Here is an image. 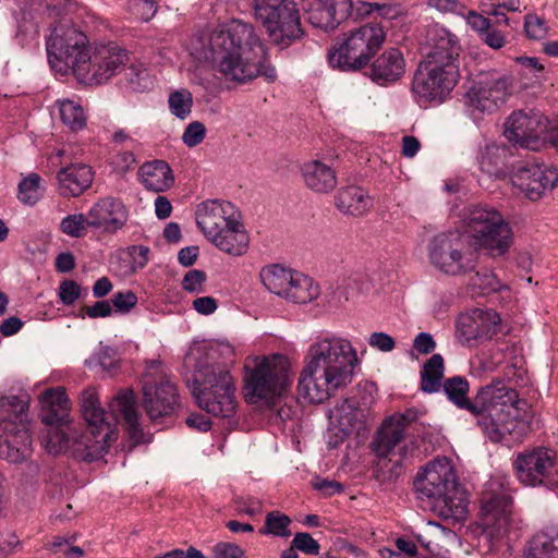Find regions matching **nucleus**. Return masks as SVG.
Segmentation results:
<instances>
[{
  "instance_id": "obj_1",
  "label": "nucleus",
  "mask_w": 558,
  "mask_h": 558,
  "mask_svg": "<svg viewBox=\"0 0 558 558\" xmlns=\"http://www.w3.org/2000/svg\"><path fill=\"white\" fill-rule=\"evenodd\" d=\"M442 389L453 404L476 417L477 424L494 442L507 436L519 439L529 427L526 402L502 381L481 388L473 401L468 398L469 383L464 377L446 379Z\"/></svg>"
},
{
  "instance_id": "obj_2",
  "label": "nucleus",
  "mask_w": 558,
  "mask_h": 558,
  "mask_svg": "<svg viewBox=\"0 0 558 558\" xmlns=\"http://www.w3.org/2000/svg\"><path fill=\"white\" fill-rule=\"evenodd\" d=\"M110 412L102 408L99 395L94 387L81 393V412L86 424V433L75 440V452L82 460L94 461L101 458L117 440V423L123 421L129 437L134 445L144 440L140 424V413L133 391L118 392L109 403Z\"/></svg>"
},
{
  "instance_id": "obj_3",
  "label": "nucleus",
  "mask_w": 558,
  "mask_h": 558,
  "mask_svg": "<svg viewBox=\"0 0 558 558\" xmlns=\"http://www.w3.org/2000/svg\"><path fill=\"white\" fill-rule=\"evenodd\" d=\"M356 349L347 338L320 335L307 348L298 389L312 403H322L352 381L359 364Z\"/></svg>"
},
{
  "instance_id": "obj_4",
  "label": "nucleus",
  "mask_w": 558,
  "mask_h": 558,
  "mask_svg": "<svg viewBox=\"0 0 558 558\" xmlns=\"http://www.w3.org/2000/svg\"><path fill=\"white\" fill-rule=\"evenodd\" d=\"M211 49L218 52L216 71L227 82L245 84L258 76L268 82L277 77L265 44L253 25L232 20L209 33Z\"/></svg>"
},
{
  "instance_id": "obj_5",
  "label": "nucleus",
  "mask_w": 558,
  "mask_h": 558,
  "mask_svg": "<svg viewBox=\"0 0 558 558\" xmlns=\"http://www.w3.org/2000/svg\"><path fill=\"white\" fill-rule=\"evenodd\" d=\"M433 48L422 61L412 80L411 90L418 102H442L459 80L457 58L460 45L457 37L446 29H435Z\"/></svg>"
},
{
  "instance_id": "obj_6",
  "label": "nucleus",
  "mask_w": 558,
  "mask_h": 558,
  "mask_svg": "<svg viewBox=\"0 0 558 558\" xmlns=\"http://www.w3.org/2000/svg\"><path fill=\"white\" fill-rule=\"evenodd\" d=\"M185 364L193 367V396L207 413L230 417L235 413V386L227 365L214 361L213 353L193 348Z\"/></svg>"
},
{
  "instance_id": "obj_7",
  "label": "nucleus",
  "mask_w": 558,
  "mask_h": 558,
  "mask_svg": "<svg viewBox=\"0 0 558 558\" xmlns=\"http://www.w3.org/2000/svg\"><path fill=\"white\" fill-rule=\"evenodd\" d=\"M414 487L420 498L434 501L444 518H465L469 505L466 493L458 483L450 459L438 457L429 461L417 473Z\"/></svg>"
},
{
  "instance_id": "obj_8",
  "label": "nucleus",
  "mask_w": 558,
  "mask_h": 558,
  "mask_svg": "<svg viewBox=\"0 0 558 558\" xmlns=\"http://www.w3.org/2000/svg\"><path fill=\"white\" fill-rule=\"evenodd\" d=\"M293 372L288 356H256L245 364L244 397L248 403L272 407L290 389Z\"/></svg>"
},
{
  "instance_id": "obj_9",
  "label": "nucleus",
  "mask_w": 558,
  "mask_h": 558,
  "mask_svg": "<svg viewBox=\"0 0 558 558\" xmlns=\"http://www.w3.org/2000/svg\"><path fill=\"white\" fill-rule=\"evenodd\" d=\"M461 232L470 247L484 251L492 257L508 253L513 242V232L504 216L489 206H470L464 209Z\"/></svg>"
},
{
  "instance_id": "obj_10",
  "label": "nucleus",
  "mask_w": 558,
  "mask_h": 558,
  "mask_svg": "<svg viewBox=\"0 0 558 558\" xmlns=\"http://www.w3.org/2000/svg\"><path fill=\"white\" fill-rule=\"evenodd\" d=\"M386 39V32L379 23H367L350 31L341 43L328 53L329 64L341 71H357L364 68Z\"/></svg>"
},
{
  "instance_id": "obj_11",
  "label": "nucleus",
  "mask_w": 558,
  "mask_h": 558,
  "mask_svg": "<svg viewBox=\"0 0 558 558\" xmlns=\"http://www.w3.org/2000/svg\"><path fill=\"white\" fill-rule=\"evenodd\" d=\"M428 257L434 267L450 276L471 272L477 263V253L458 230L435 235L428 244Z\"/></svg>"
},
{
  "instance_id": "obj_12",
  "label": "nucleus",
  "mask_w": 558,
  "mask_h": 558,
  "mask_svg": "<svg viewBox=\"0 0 558 558\" xmlns=\"http://www.w3.org/2000/svg\"><path fill=\"white\" fill-rule=\"evenodd\" d=\"M256 19L276 44L289 45L303 35L300 13L293 0H253Z\"/></svg>"
},
{
  "instance_id": "obj_13",
  "label": "nucleus",
  "mask_w": 558,
  "mask_h": 558,
  "mask_svg": "<svg viewBox=\"0 0 558 558\" xmlns=\"http://www.w3.org/2000/svg\"><path fill=\"white\" fill-rule=\"evenodd\" d=\"M46 48L52 69L63 73L71 70L75 76L78 74V66L84 64L89 53L85 34L65 23L52 29Z\"/></svg>"
},
{
  "instance_id": "obj_14",
  "label": "nucleus",
  "mask_w": 558,
  "mask_h": 558,
  "mask_svg": "<svg viewBox=\"0 0 558 558\" xmlns=\"http://www.w3.org/2000/svg\"><path fill=\"white\" fill-rule=\"evenodd\" d=\"M513 466L525 486L558 487V460L554 450L536 447L517 456Z\"/></svg>"
},
{
  "instance_id": "obj_15",
  "label": "nucleus",
  "mask_w": 558,
  "mask_h": 558,
  "mask_svg": "<svg viewBox=\"0 0 558 558\" xmlns=\"http://www.w3.org/2000/svg\"><path fill=\"white\" fill-rule=\"evenodd\" d=\"M129 60L128 51L117 44L96 47L78 66L77 80L88 85L108 82Z\"/></svg>"
},
{
  "instance_id": "obj_16",
  "label": "nucleus",
  "mask_w": 558,
  "mask_h": 558,
  "mask_svg": "<svg viewBox=\"0 0 558 558\" xmlns=\"http://www.w3.org/2000/svg\"><path fill=\"white\" fill-rule=\"evenodd\" d=\"M512 88V78L497 72L482 73L468 92L470 105L483 112H493L505 102Z\"/></svg>"
},
{
  "instance_id": "obj_17",
  "label": "nucleus",
  "mask_w": 558,
  "mask_h": 558,
  "mask_svg": "<svg viewBox=\"0 0 558 558\" xmlns=\"http://www.w3.org/2000/svg\"><path fill=\"white\" fill-rule=\"evenodd\" d=\"M240 219L236 207L222 199H207L199 203L195 210V220L204 236L210 241L225 228Z\"/></svg>"
},
{
  "instance_id": "obj_18",
  "label": "nucleus",
  "mask_w": 558,
  "mask_h": 558,
  "mask_svg": "<svg viewBox=\"0 0 558 558\" xmlns=\"http://www.w3.org/2000/svg\"><path fill=\"white\" fill-rule=\"evenodd\" d=\"M510 180L512 185L525 197L537 201L546 191L554 187L557 173L544 165L525 163L513 170Z\"/></svg>"
},
{
  "instance_id": "obj_19",
  "label": "nucleus",
  "mask_w": 558,
  "mask_h": 558,
  "mask_svg": "<svg viewBox=\"0 0 558 558\" xmlns=\"http://www.w3.org/2000/svg\"><path fill=\"white\" fill-rule=\"evenodd\" d=\"M481 502L485 524L498 532L506 531L512 513L509 492L499 482L490 481L483 492Z\"/></svg>"
},
{
  "instance_id": "obj_20",
  "label": "nucleus",
  "mask_w": 558,
  "mask_h": 558,
  "mask_svg": "<svg viewBox=\"0 0 558 558\" xmlns=\"http://www.w3.org/2000/svg\"><path fill=\"white\" fill-rule=\"evenodd\" d=\"M546 125L536 112H513L505 123V136L509 142L529 149H536Z\"/></svg>"
},
{
  "instance_id": "obj_21",
  "label": "nucleus",
  "mask_w": 558,
  "mask_h": 558,
  "mask_svg": "<svg viewBox=\"0 0 558 558\" xmlns=\"http://www.w3.org/2000/svg\"><path fill=\"white\" fill-rule=\"evenodd\" d=\"M416 418L417 412L413 409L404 413H395L386 418L372 444L374 452L379 458H389L403 439L408 425Z\"/></svg>"
},
{
  "instance_id": "obj_22",
  "label": "nucleus",
  "mask_w": 558,
  "mask_h": 558,
  "mask_svg": "<svg viewBox=\"0 0 558 558\" xmlns=\"http://www.w3.org/2000/svg\"><path fill=\"white\" fill-rule=\"evenodd\" d=\"M349 16L354 19V0H312L308 22L318 28L333 31Z\"/></svg>"
},
{
  "instance_id": "obj_23",
  "label": "nucleus",
  "mask_w": 558,
  "mask_h": 558,
  "mask_svg": "<svg viewBox=\"0 0 558 558\" xmlns=\"http://www.w3.org/2000/svg\"><path fill=\"white\" fill-rule=\"evenodd\" d=\"M500 316L494 310L475 308L459 318L457 330L459 337L466 343L474 340L489 339L497 333Z\"/></svg>"
},
{
  "instance_id": "obj_24",
  "label": "nucleus",
  "mask_w": 558,
  "mask_h": 558,
  "mask_svg": "<svg viewBox=\"0 0 558 558\" xmlns=\"http://www.w3.org/2000/svg\"><path fill=\"white\" fill-rule=\"evenodd\" d=\"M177 399V388L168 379L143 386V405L153 422L170 416L178 405Z\"/></svg>"
},
{
  "instance_id": "obj_25",
  "label": "nucleus",
  "mask_w": 558,
  "mask_h": 558,
  "mask_svg": "<svg viewBox=\"0 0 558 558\" xmlns=\"http://www.w3.org/2000/svg\"><path fill=\"white\" fill-rule=\"evenodd\" d=\"M0 430L4 439L0 442V457L10 463H20L32 454V437L28 429L12 421H2Z\"/></svg>"
},
{
  "instance_id": "obj_26",
  "label": "nucleus",
  "mask_w": 558,
  "mask_h": 558,
  "mask_svg": "<svg viewBox=\"0 0 558 558\" xmlns=\"http://www.w3.org/2000/svg\"><path fill=\"white\" fill-rule=\"evenodd\" d=\"M128 220V210L123 203L114 197L98 199L88 210L89 227L114 233Z\"/></svg>"
},
{
  "instance_id": "obj_27",
  "label": "nucleus",
  "mask_w": 558,
  "mask_h": 558,
  "mask_svg": "<svg viewBox=\"0 0 558 558\" xmlns=\"http://www.w3.org/2000/svg\"><path fill=\"white\" fill-rule=\"evenodd\" d=\"M365 417V410L360 408L356 401L349 399L337 404L329 414L330 425L340 440L355 430L363 429Z\"/></svg>"
},
{
  "instance_id": "obj_28",
  "label": "nucleus",
  "mask_w": 558,
  "mask_h": 558,
  "mask_svg": "<svg viewBox=\"0 0 558 558\" xmlns=\"http://www.w3.org/2000/svg\"><path fill=\"white\" fill-rule=\"evenodd\" d=\"M44 424L70 423L71 402L63 387L49 388L38 397Z\"/></svg>"
},
{
  "instance_id": "obj_29",
  "label": "nucleus",
  "mask_w": 558,
  "mask_h": 558,
  "mask_svg": "<svg viewBox=\"0 0 558 558\" xmlns=\"http://www.w3.org/2000/svg\"><path fill=\"white\" fill-rule=\"evenodd\" d=\"M58 190L64 197H76L83 194L93 183L94 172L84 163H73L60 169L57 173Z\"/></svg>"
},
{
  "instance_id": "obj_30",
  "label": "nucleus",
  "mask_w": 558,
  "mask_h": 558,
  "mask_svg": "<svg viewBox=\"0 0 558 558\" xmlns=\"http://www.w3.org/2000/svg\"><path fill=\"white\" fill-rule=\"evenodd\" d=\"M75 440H81V437L76 436L72 421L65 424H45V430L40 436L41 446L48 453L59 454L71 450L75 457L81 459L75 452L77 447Z\"/></svg>"
},
{
  "instance_id": "obj_31",
  "label": "nucleus",
  "mask_w": 558,
  "mask_h": 558,
  "mask_svg": "<svg viewBox=\"0 0 558 558\" xmlns=\"http://www.w3.org/2000/svg\"><path fill=\"white\" fill-rule=\"evenodd\" d=\"M405 73V60L399 49L384 51L372 64L371 76L379 84L393 83Z\"/></svg>"
},
{
  "instance_id": "obj_32",
  "label": "nucleus",
  "mask_w": 558,
  "mask_h": 558,
  "mask_svg": "<svg viewBox=\"0 0 558 558\" xmlns=\"http://www.w3.org/2000/svg\"><path fill=\"white\" fill-rule=\"evenodd\" d=\"M304 184L315 193H329L337 186L336 171L320 160H308L301 167Z\"/></svg>"
},
{
  "instance_id": "obj_33",
  "label": "nucleus",
  "mask_w": 558,
  "mask_h": 558,
  "mask_svg": "<svg viewBox=\"0 0 558 558\" xmlns=\"http://www.w3.org/2000/svg\"><path fill=\"white\" fill-rule=\"evenodd\" d=\"M218 250L231 256H242L248 250L250 236L240 219L231 223L209 241Z\"/></svg>"
},
{
  "instance_id": "obj_34",
  "label": "nucleus",
  "mask_w": 558,
  "mask_h": 558,
  "mask_svg": "<svg viewBox=\"0 0 558 558\" xmlns=\"http://www.w3.org/2000/svg\"><path fill=\"white\" fill-rule=\"evenodd\" d=\"M138 179L145 189L156 193L169 190L174 183L172 170L163 160L142 165L138 169Z\"/></svg>"
},
{
  "instance_id": "obj_35",
  "label": "nucleus",
  "mask_w": 558,
  "mask_h": 558,
  "mask_svg": "<svg viewBox=\"0 0 558 558\" xmlns=\"http://www.w3.org/2000/svg\"><path fill=\"white\" fill-rule=\"evenodd\" d=\"M335 205L344 215L362 217L373 207V201L365 190L351 185L338 192Z\"/></svg>"
},
{
  "instance_id": "obj_36",
  "label": "nucleus",
  "mask_w": 558,
  "mask_h": 558,
  "mask_svg": "<svg viewBox=\"0 0 558 558\" xmlns=\"http://www.w3.org/2000/svg\"><path fill=\"white\" fill-rule=\"evenodd\" d=\"M524 558H558V530L547 527L529 542Z\"/></svg>"
},
{
  "instance_id": "obj_37",
  "label": "nucleus",
  "mask_w": 558,
  "mask_h": 558,
  "mask_svg": "<svg viewBox=\"0 0 558 558\" xmlns=\"http://www.w3.org/2000/svg\"><path fill=\"white\" fill-rule=\"evenodd\" d=\"M319 295V287L313 278L294 271L283 298L296 304H305Z\"/></svg>"
},
{
  "instance_id": "obj_38",
  "label": "nucleus",
  "mask_w": 558,
  "mask_h": 558,
  "mask_svg": "<svg viewBox=\"0 0 558 558\" xmlns=\"http://www.w3.org/2000/svg\"><path fill=\"white\" fill-rule=\"evenodd\" d=\"M60 119L70 130L77 132L86 126L87 118L81 102L75 99L62 98L54 102Z\"/></svg>"
},
{
  "instance_id": "obj_39",
  "label": "nucleus",
  "mask_w": 558,
  "mask_h": 558,
  "mask_svg": "<svg viewBox=\"0 0 558 558\" xmlns=\"http://www.w3.org/2000/svg\"><path fill=\"white\" fill-rule=\"evenodd\" d=\"M293 270L279 265H269L260 270V280L265 288L274 294L283 298L287 293Z\"/></svg>"
},
{
  "instance_id": "obj_40",
  "label": "nucleus",
  "mask_w": 558,
  "mask_h": 558,
  "mask_svg": "<svg viewBox=\"0 0 558 558\" xmlns=\"http://www.w3.org/2000/svg\"><path fill=\"white\" fill-rule=\"evenodd\" d=\"M400 13V5L397 3L354 0V20L365 19L372 15L384 20H395Z\"/></svg>"
},
{
  "instance_id": "obj_41",
  "label": "nucleus",
  "mask_w": 558,
  "mask_h": 558,
  "mask_svg": "<svg viewBox=\"0 0 558 558\" xmlns=\"http://www.w3.org/2000/svg\"><path fill=\"white\" fill-rule=\"evenodd\" d=\"M444 376V359L440 354H433L421 372V387L425 392L438 391Z\"/></svg>"
},
{
  "instance_id": "obj_42",
  "label": "nucleus",
  "mask_w": 558,
  "mask_h": 558,
  "mask_svg": "<svg viewBox=\"0 0 558 558\" xmlns=\"http://www.w3.org/2000/svg\"><path fill=\"white\" fill-rule=\"evenodd\" d=\"M508 149L504 146L489 144L480 151L478 165L483 172L498 175L505 163Z\"/></svg>"
},
{
  "instance_id": "obj_43",
  "label": "nucleus",
  "mask_w": 558,
  "mask_h": 558,
  "mask_svg": "<svg viewBox=\"0 0 558 558\" xmlns=\"http://www.w3.org/2000/svg\"><path fill=\"white\" fill-rule=\"evenodd\" d=\"M44 194L41 178L37 173H31L19 184V199L25 205H35Z\"/></svg>"
},
{
  "instance_id": "obj_44",
  "label": "nucleus",
  "mask_w": 558,
  "mask_h": 558,
  "mask_svg": "<svg viewBox=\"0 0 558 558\" xmlns=\"http://www.w3.org/2000/svg\"><path fill=\"white\" fill-rule=\"evenodd\" d=\"M125 78L134 92H144L153 86L151 75L142 62H132L125 71Z\"/></svg>"
},
{
  "instance_id": "obj_45",
  "label": "nucleus",
  "mask_w": 558,
  "mask_h": 558,
  "mask_svg": "<svg viewBox=\"0 0 558 558\" xmlns=\"http://www.w3.org/2000/svg\"><path fill=\"white\" fill-rule=\"evenodd\" d=\"M168 104L170 112L177 118L184 120L191 114L193 96L190 90L181 88L169 95Z\"/></svg>"
},
{
  "instance_id": "obj_46",
  "label": "nucleus",
  "mask_w": 558,
  "mask_h": 558,
  "mask_svg": "<svg viewBox=\"0 0 558 558\" xmlns=\"http://www.w3.org/2000/svg\"><path fill=\"white\" fill-rule=\"evenodd\" d=\"M291 520L288 515L281 514L278 511L269 512L266 515L265 525L259 531L262 534H271L275 536H289L290 532L288 526Z\"/></svg>"
},
{
  "instance_id": "obj_47",
  "label": "nucleus",
  "mask_w": 558,
  "mask_h": 558,
  "mask_svg": "<svg viewBox=\"0 0 558 558\" xmlns=\"http://www.w3.org/2000/svg\"><path fill=\"white\" fill-rule=\"evenodd\" d=\"M87 227H89L88 214L86 216L83 214L69 215L60 223L61 231L72 238L83 236Z\"/></svg>"
},
{
  "instance_id": "obj_48",
  "label": "nucleus",
  "mask_w": 558,
  "mask_h": 558,
  "mask_svg": "<svg viewBox=\"0 0 558 558\" xmlns=\"http://www.w3.org/2000/svg\"><path fill=\"white\" fill-rule=\"evenodd\" d=\"M206 279L205 271L199 269L189 270L182 280V288L190 293H203Z\"/></svg>"
},
{
  "instance_id": "obj_49",
  "label": "nucleus",
  "mask_w": 558,
  "mask_h": 558,
  "mask_svg": "<svg viewBox=\"0 0 558 558\" xmlns=\"http://www.w3.org/2000/svg\"><path fill=\"white\" fill-rule=\"evenodd\" d=\"M190 56L196 62L203 63L209 61L210 59H214L216 61L218 52H215L214 49H211L209 37L207 38V47H205L204 41L201 38H196L191 43Z\"/></svg>"
},
{
  "instance_id": "obj_50",
  "label": "nucleus",
  "mask_w": 558,
  "mask_h": 558,
  "mask_svg": "<svg viewBox=\"0 0 558 558\" xmlns=\"http://www.w3.org/2000/svg\"><path fill=\"white\" fill-rule=\"evenodd\" d=\"M129 8L136 19L144 22H148L157 12L154 0H130Z\"/></svg>"
},
{
  "instance_id": "obj_51",
  "label": "nucleus",
  "mask_w": 558,
  "mask_h": 558,
  "mask_svg": "<svg viewBox=\"0 0 558 558\" xmlns=\"http://www.w3.org/2000/svg\"><path fill=\"white\" fill-rule=\"evenodd\" d=\"M206 128L202 122H191L182 134V141L187 147H195L203 142Z\"/></svg>"
},
{
  "instance_id": "obj_52",
  "label": "nucleus",
  "mask_w": 558,
  "mask_h": 558,
  "mask_svg": "<svg viewBox=\"0 0 558 558\" xmlns=\"http://www.w3.org/2000/svg\"><path fill=\"white\" fill-rule=\"evenodd\" d=\"M292 546L307 555H318L320 546L308 533H296Z\"/></svg>"
},
{
  "instance_id": "obj_53",
  "label": "nucleus",
  "mask_w": 558,
  "mask_h": 558,
  "mask_svg": "<svg viewBox=\"0 0 558 558\" xmlns=\"http://www.w3.org/2000/svg\"><path fill=\"white\" fill-rule=\"evenodd\" d=\"M524 28L526 35L532 39H542L547 35L545 22L535 14L525 16Z\"/></svg>"
},
{
  "instance_id": "obj_54",
  "label": "nucleus",
  "mask_w": 558,
  "mask_h": 558,
  "mask_svg": "<svg viewBox=\"0 0 558 558\" xmlns=\"http://www.w3.org/2000/svg\"><path fill=\"white\" fill-rule=\"evenodd\" d=\"M368 345L380 352H391L396 347L395 339L386 332H373L368 337Z\"/></svg>"
},
{
  "instance_id": "obj_55",
  "label": "nucleus",
  "mask_w": 558,
  "mask_h": 558,
  "mask_svg": "<svg viewBox=\"0 0 558 558\" xmlns=\"http://www.w3.org/2000/svg\"><path fill=\"white\" fill-rule=\"evenodd\" d=\"M81 294L80 286L73 280H64L59 287V298L64 305H72Z\"/></svg>"
},
{
  "instance_id": "obj_56",
  "label": "nucleus",
  "mask_w": 558,
  "mask_h": 558,
  "mask_svg": "<svg viewBox=\"0 0 558 558\" xmlns=\"http://www.w3.org/2000/svg\"><path fill=\"white\" fill-rule=\"evenodd\" d=\"M112 305L119 312H129L137 303V296L130 290L119 291L111 298Z\"/></svg>"
},
{
  "instance_id": "obj_57",
  "label": "nucleus",
  "mask_w": 558,
  "mask_h": 558,
  "mask_svg": "<svg viewBox=\"0 0 558 558\" xmlns=\"http://www.w3.org/2000/svg\"><path fill=\"white\" fill-rule=\"evenodd\" d=\"M339 290L344 294L345 300L354 296L362 289L361 276L357 274H351L341 279L338 287Z\"/></svg>"
},
{
  "instance_id": "obj_58",
  "label": "nucleus",
  "mask_w": 558,
  "mask_h": 558,
  "mask_svg": "<svg viewBox=\"0 0 558 558\" xmlns=\"http://www.w3.org/2000/svg\"><path fill=\"white\" fill-rule=\"evenodd\" d=\"M92 363L100 365L104 369H110L116 365V351L109 347H100L89 360V364Z\"/></svg>"
},
{
  "instance_id": "obj_59",
  "label": "nucleus",
  "mask_w": 558,
  "mask_h": 558,
  "mask_svg": "<svg viewBox=\"0 0 558 558\" xmlns=\"http://www.w3.org/2000/svg\"><path fill=\"white\" fill-rule=\"evenodd\" d=\"M135 163L136 158L130 150L118 151L112 158L114 169L121 173H125L131 170Z\"/></svg>"
},
{
  "instance_id": "obj_60",
  "label": "nucleus",
  "mask_w": 558,
  "mask_h": 558,
  "mask_svg": "<svg viewBox=\"0 0 558 558\" xmlns=\"http://www.w3.org/2000/svg\"><path fill=\"white\" fill-rule=\"evenodd\" d=\"M213 554L215 558H242L244 551L235 544L219 543L214 546Z\"/></svg>"
},
{
  "instance_id": "obj_61",
  "label": "nucleus",
  "mask_w": 558,
  "mask_h": 558,
  "mask_svg": "<svg viewBox=\"0 0 558 558\" xmlns=\"http://www.w3.org/2000/svg\"><path fill=\"white\" fill-rule=\"evenodd\" d=\"M236 505L241 512L251 517L259 514L263 511L262 501L255 497H240L236 499Z\"/></svg>"
},
{
  "instance_id": "obj_62",
  "label": "nucleus",
  "mask_w": 558,
  "mask_h": 558,
  "mask_svg": "<svg viewBox=\"0 0 558 558\" xmlns=\"http://www.w3.org/2000/svg\"><path fill=\"white\" fill-rule=\"evenodd\" d=\"M466 23L480 35V37L492 27L490 21L475 11H470L468 13Z\"/></svg>"
},
{
  "instance_id": "obj_63",
  "label": "nucleus",
  "mask_w": 558,
  "mask_h": 558,
  "mask_svg": "<svg viewBox=\"0 0 558 558\" xmlns=\"http://www.w3.org/2000/svg\"><path fill=\"white\" fill-rule=\"evenodd\" d=\"M481 39L490 48L498 50L506 45V36L502 32L489 28L481 36Z\"/></svg>"
},
{
  "instance_id": "obj_64",
  "label": "nucleus",
  "mask_w": 558,
  "mask_h": 558,
  "mask_svg": "<svg viewBox=\"0 0 558 558\" xmlns=\"http://www.w3.org/2000/svg\"><path fill=\"white\" fill-rule=\"evenodd\" d=\"M413 347L417 352L422 354H428L435 350L436 342L434 341L430 333L420 332L413 341Z\"/></svg>"
}]
</instances>
